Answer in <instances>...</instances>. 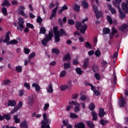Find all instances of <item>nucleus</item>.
Instances as JSON below:
<instances>
[{"label": "nucleus", "mask_w": 128, "mask_h": 128, "mask_svg": "<svg viewBox=\"0 0 128 128\" xmlns=\"http://www.w3.org/2000/svg\"><path fill=\"white\" fill-rule=\"evenodd\" d=\"M92 8L94 12L95 13V16L97 20H98L100 18H102V12L98 10V8L96 5L92 4Z\"/></svg>", "instance_id": "1"}, {"label": "nucleus", "mask_w": 128, "mask_h": 128, "mask_svg": "<svg viewBox=\"0 0 128 128\" xmlns=\"http://www.w3.org/2000/svg\"><path fill=\"white\" fill-rule=\"evenodd\" d=\"M24 19L22 18H19L18 24L20 27H17L18 30H20V32H22V30L24 28Z\"/></svg>", "instance_id": "2"}, {"label": "nucleus", "mask_w": 128, "mask_h": 128, "mask_svg": "<svg viewBox=\"0 0 128 128\" xmlns=\"http://www.w3.org/2000/svg\"><path fill=\"white\" fill-rule=\"evenodd\" d=\"M27 102L28 106H32L34 102V97L32 95L29 96L27 99Z\"/></svg>", "instance_id": "3"}, {"label": "nucleus", "mask_w": 128, "mask_h": 128, "mask_svg": "<svg viewBox=\"0 0 128 128\" xmlns=\"http://www.w3.org/2000/svg\"><path fill=\"white\" fill-rule=\"evenodd\" d=\"M54 38V32H52L50 31L48 34L45 35V38L48 42L52 40Z\"/></svg>", "instance_id": "4"}, {"label": "nucleus", "mask_w": 128, "mask_h": 128, "mask_svg": "<svg viewBox=\"0 0 128 128\" xmlns=\"http://www.w3.org/2000/svg\"><path fill=\"white\" fill-rule=\"evenodd\" d=\"M106 112H104V109L102 108H99V112L98 114V116L99 118H102L104 116H106Z\"/></svg>", "instance_id": "5"}, {"label": "nucleus", "mask_w": 128, "mask_h": 128, "mask_svg": "<svg viewBox=\"0 0 128 128\" xmlns=\"http://www.w3.org/2000/svg\"><path fill=\"white\" fill-rule=\"evenodd\" d=\"M118 12H120V20H124V18H126V14L122 12V8H120V5L118 6Z\"/></svg>", "instance_id": "6"}, {"label": "nucleus", "mask_w": 128, "mask_h": 128, "mask_svg": "<svg viewBox=\"0 0 128 128\" xmlns=\"http://www.w3.org/2000/svg\"><path fill=\"white\" fill-rule=\"evenodd\" d=\"M107 6L112 14H116V10L112 7V4H108Z\"/></svg>", "instance_id": "7"}, {"label": "nucleus", "mask_w": 128, "mask_h": 128, "mask_svg": "<svg viewBox=\"0 0 128 128\" xmlns=\"http://www.w3.org/2000/svg\"><path fill=\"white\" fill-rule=\"evenodd\" d=\"M16 106V100H8V106Z\"/></svg>", "instance_id": "8"}, {"label": "nucleus", "mask_w": 128, "mask_h": 128, "mask_svg": "<svg viewBox=\"0 0 128 128\" xmlns=\"http://www.w3.org/2000/svg\"><path fill=\"white\" fill-rule=\"evenodd\" d=\"M122 8L123 12H128V3L122 2Z\"/></svg>", "instance_id": "9"}, {"label": "nucleus", "mask_w": 128, "mask_h": 128, "mask_svg": "<svg viewBox=\"0 0 128 128\" xmlns=\"http://www.w3.org/2000/svg\"><path fill=\"white\" fill-rule=\"evenodd\" d=\"M60 33L54 34V42H58L60 40Z\"/></svg>", "instance_id": "10"}, {"label": "nucleus", "mask_w": 128, "mask_h": 128, "mask_svg": "<svg viewBox=\"0 0 128 128\" xmlns=\"http://www.w3.org/2000/svg\"><path fill=\"white\" fill-rule=\"evenodd\" d=\"M72 10H75V12H78L80 11V6L76 4H74V6H72Z\"/></svg>", "instance_id": "11"}, {"label": "nucleus", "mask_w": 128, "mask_h": 128, "mask_svg": "<svg viewBox=\"0 0 128 128\" xmlns=\"http://www.w3.org/2000/svg\"><path fill=\"white\" fill-rule=\"evenodd\" d=\"M76 128H86V125L84 122H80L75 124Z\"/></svg>", "instance_id": "12"}, {"label": "nucleus", "mask_w": 128, "mask_h": 128, "mask_svg": "<svg viewBox=\"0 0 128 128\" xmlns=\"http://www.w3.org/2000/svg\"><path fill=\"white\" fill-rule=\"evenodd\" d=\"M62 60L64 62V60L65 61L69 60V62L71 60L72 58H70V53H67L64 56V58H62Z\"/></svg>", "instance_id": "13"}, {"label": "nucleus", "mask_w": 128, "mask_h": 128, "mask_svg": "<svg viewBox=\"0 0 128 128\" xmlns=\"http://www.w3.org/2000/svg\"><path fill=\"white\" fill-rule=\"evenodd\" d=\"M32 86L35 88L36 92H40V86L36 83H33Z\"/></svg>", "instance_id": "14"}, {"label": "nucleus", "mask_w": 128, "mask_h": 128, "mask_svg": "<svg viewBox=\"0 0 128 128\" xmlns=\"http://www.w3.org/2000/svg\"><path fill=\"white\" fill-rule=\"evenodd\" d=\"M3 116L4 118V120H6L8 122L10 120H12V115L10 114H3Z\"/></svg>", "instance_id": "15"}, {"label": "nucleus", "mask_w": 128, "mask_h": 128, "mask_svg": "<svg viewBox=\"0 0 128 128\" xmlns=\"http://www.w3.org/2000/svg\"><path fill=\"white\" fill-rule=\"evenodd\" d=\"M100 124L101 126H105L107 124H108L110 122H108V120H104V119H100Z\"/></svg>", "instance_id": "16"}, {"label": "nucleus", "mask_w": 128, "mask_h": 128, "mask_svg": "<svg viewBox=\"0 0 128 128\" xmlns=\"http://www.w3.org/2000/svg\"><path fill=\"white\" fill-rule=\"evenodd\" d=\"M20 128H28V122L26 120L23 121L20 124Z\"/></svg>", "instance_id": "17"}, {"label": "nucleus", "mask_w": 128, "mask_h": 128, "mask_svg": "<svg viewBox=\"0 0 128 128\" xmlns=\"http://www.w3.org/2000/svg\"><path fill=\"white\" fill-rule=\"evenodd\" d=\"M88 29V26L86 24L84 25L80 30L81 34H86V31Z\"/></svg>", "instance_id": "18"}, {"label": "nucleus", "mask_w": 128, "mask_h": 128, "mask_svg": "<svg viewBox=\"0 0 128 128\" xmlns=\"http://www.w3.org/2000/svg\"><path fill=\"white\" fill-rule=\"evenodd\" d=\"M88 60L90 59L88 58H86L84 62L83 67L84 68H86L88 66Z\"/></svg>", "instance_id": "19"}, {"label": "nucleus", "mask_w": 128, "mask_h": 128, "mask_svg": "<svg viewBox=\"0 0 128 128\" xmlns=\"http://www.w3.org/2000/svg\"><path fill=\"white\" fill-rule=\"evenodd\" d=\"M126 105V100L122 98L121 100L119 102V106L120 108H124Z\"/></svg>", "instance_id": "20"}, {"label": "nucleus", "mask_w": 128, "mask_h": 128, "mask_svg": "<svg viewBox=\"0 0 128 128\" xmlns=\"http://www.w3.org/2000/svg\"><path fill=\"white\" fill-rule=\"evenodd\" d=\"M1 6H7V8H8V6H10V4L8 0H4L3 3Z\"/></svg>", "instance_id": "21"}, {"label": "nucleus", "mask_w": 128, "mask_h": 128, "mask_svg": "<svg viewBox=\"0 0 128 128\" xmlns=\"http://www.w3.org/2000/svg\"><path fill=\"white\" fill-rule=\"evenodd\" d=\"M82 6L84 8H88V3L86 2V0H84L82 2Z\"/></svg>", "instance_id": "22"}, {"label": "nucleus", "mask_w": 128, "mask_h": 128, "mask_svg": "<svg viewBox=\"0 0 128 128\" xmlns=\"http://www.w3.org/2000/svg\"><path fill=\"white\" fill-rule=\"evenodd\" d=\"M91 114L92 116V120H98V114L95 111H92Z\"/></svg>", "instance_id": "23"}, {"label": "nucleus", "mask_w": 128, "mask_h": 128, "mask_svg": "<svg viewBox=\"0 0 128 128\" xmlns=\"http://www.w3.org/2000/svg\"><path fill=\"white\" fill-rule=\"evenodd\" d=\"M60 90L64 92L68 88V86L66 84L61 85L60 88Z\"/></svg>", "instance_id": "24"}, {"label": "nucleus", "mask_w": 128, "mask_h": 128, "mask_svg": "<svg viewBox=\"0 0 128 128\" xmlns=\"http://www.w3.org/2000/svg\"><path fill=\"white\" fill-rule=\"evenodd\" d=\"M82 22H80L78 21L76 22L75 27L76 28V30H79L80 28H82Z\"/></svg>", "instance_id": "25"}, {"label": "nucleus", "mask_w": 128, "mask_h": 128, "mask_svg": "<svg viewBox=\"0 0 128 128\" xmlns=\"http://www.w3.org/2000/svg\"><path fill=\"white\" fill-rule=\"evenodd\" d=\"M92 68L93 70V72H98V66L96 64H94L92 65Z\"/></svg>", "instance_id": "26"}, {"label": "nucleus", "mask_w": 128, "mask_h": 128, "mask_svg": "<svg viewBox=\"0 0 128 128\" xmlns=\"http://www.w3.org/2000/svg\"><path fill=\"white\" fill-rule=\"evenodd\" d=\"M48 89H47V92L48 94H52V92H54V89H52V84H50L48 86Z\"/></svg>", "instance_id": "27"}, {"label": "nucleus", "mask_w": 128, "mask_h": 128, "mask_svg": "<svg viewBox=\"0 0 128 128\" xmlns=\"http://www.w3.org/2000/svg\"><path fill=\"white\" fill-rule=\"evenodd\" d=\"M128 28V25L127 24H124L122 26L120 27L119 30H121V32H124V30H126Z\"/></svg>", "instance_id": "28"}, {"label": "nucleus", "mask_w": 128, "mask_h": 128, "mask_svg": "<svg viewBox=\"0 0 128 128\" xmlns=\"http://www.w3.org/2000/svg\"><path fill=\"white\" fill-rule=\"evenodd\" d=\"M86 124L90 128H94V122H92V121H87Z\"/></svg>", "instance_id": "29"}, {"label": "nucleus", "mask_w": 128, "mask_h": 128, "mask_svg": "<svg viewBox=\"0 0 128 128\" xmlns=\"http://www.w3.org/2000/svg\"><path fill=\"white\" fill-rule=\"evenodd\" d=\"M76 72L77 74H79V76L82 74V72H84V71H82V68H76Z\"/></svg>", "instance_id": "30"}, {"label": "nucleus", "mask_w": 128, "mask_h": 128, "mask_svg": "<svg viewBox=\"0 0 128 128\" xmlns=\"http://www.w3.org/2000/svg\"><path fill=\"white\" fill-rule=\"evenodd\" d=\"M110 32V28H105L103 29V34H108Z\"/></svg>", "instance_id": "31"}, {"label": "nucleus", "mask_w": 128, "mask_h": 128, "mask_svg": "<svg viewBox=\"0 0 128 128\" xmlns=\"http://www.w3.org/2000/svg\"><path fill=\"white\" fill-rule=\"evenodd\" d=\"M53 31H54V34H60V30H58V27L57 26H56L53 28Z\"/></svg>", "instance_id": "32"}, {"label": "nucleus", "mask_w": 128, "mask_h": 128, "mask_svg": "<svg viewBox=\"0 0 128 128\" xmlns=\"http://www.w3.org/2000/svg\"><path fill=\"white\" fill-rule=\"evenodd\" d=\"M1 12H2L4 16H6L8 14V9L6 7H3L1 10Z\"/></svg>", "instance_id": "33"}, {"label": "nucleus", "mask_w": 128, "mask_h": 128, "mask_svg": "<svg viewBox=\"0 0 128 128\" xmlns=\"http://www.w3.org/2000/svg\"><path fill=\"white\" fill-rule=\"evenodd\" d=\"M18 44V41L16 40H12L7 43V44Z\"/></svg>", "instance_id": "34"}, {"label": "nucleus", "mask_w": 128, "mask_h": 128, "mask_svg": "<svg viewBox=\"0 0 128 128\" xmlns=\"http://www.w3.org/2000/svg\"><path fill=\"white\" fill-rule=\"evenodd\" d=\"M64 70H68V68H70V63H64Z\"/></svg>", "instance_id": "35"}, {"label": "nucleus", "mask_w": 128, "mask_h": 128, "mask_svg": "<svg viewBox=\"0 0 128 128\" xmlns=\"http://www.w3.org/2000/svg\"><path fill=\"white\" fill-rule=\"evenodd\" d=\"M66 76V70H62L61 71L60 76V78H64Z\"/></svg>", "instance_id": "36"}, {"label": "nucleus", "mask_w": 128, "mask_h": 128, "mask_svg": "<svg viewBox=\"0 0 128 128\" xmlns=\"http://www.w3.org/2000/svg\"><path fill=\"white\" fill-rule=\"evenodd\" d=\"M46 28H44V27H42L40 28V34H46Z\"/></svg>", "instance_id": "37"}, {"label": "nucleus", "mask_w": 128, "mask_h": 128, "mask_svg": "<svg viewBox=\"0 0 128 128\" xmlns=\"http://www.w3.org/2000/svg\"><path fill=\"white\" fill-rule=\"evenodd\" d=\"M60 34L61 36H68V34H66V30H64V28L60 29Z\"/></svg>", "instance_id": "38"}, {"label": "nucleus", "mask_w": 128, "mask_h": 128, "mask_svg": "<svg viewBox=\"0 0 128 128\" xmlns=\"http://www.w3.org/2000/svg\"><path fill=\"white\" fill-rule=\"evenodd\" d=\"M14 120L15 124H20V119L18 118V115L14 116Z\"/></svg>", "instance_id": "39"}, {"label": "nucleus", "mask_w": 128, "mask_h": 128, "mask_svg": "<svg viewBox=\"0 0 128 128\" xmlns=\"http://www.w3.org/2000/svg\"><path fill=\"white\" fill-rule=\"evenodd\" d=\"M70 118H72V119L78 118V116L76 114L74 113H70Z\"/></svg>", "instance_id": "40"}, {"label": "nucleus", "mask_w": 128, "mask_h": 128, "mask_svg": "<svg viewBox=\"0 0 128 128\" xmlns=\"http://www.w3.org/2000/svg\"><path fill=\"white\" fill-rule=\"evenodd\" d=\"M88 108L90 109V110L94 112V108H96V106H94V103H92L89 105Z\"/></svg>", "instance_id": "41"}, {"label": "nucleus", "mask_w": 128, "mask_h": 128, "mask_svg": "<svg viewBox=\"0 0 128 128\" xmlns=\"http://www.w3.org/2000/svg\"><path fill=\"white\" fill-rule=\"evenodd\" d=\"M58 10V7L55 8L52 10V14H51L52 16H56V12Z\"/></svg>", "instance_id": "42"}, {"label": "nucleus", "mask_w": 128, "mask_h": 128, "mask_svg": "<svg viewBox=\"0 0 128 128\" xmlns=\"http://www.w3.org/2000/svg\"><path fill=\"white\" fill-rule=\"evenodd\" d=\"M68 104L70 106H76L78 104H80V103H78L77 102H74V100L69 102Z\"/></svg>", "instance_id": "43"}, {"label": "nucleus", "mask_w": 128, "mask_h": 128, "mask_svg": "<svg viewBox=\"0 0 128 128\" xmlns=\"http://www.w3.org/2000/svg\"><path fill=\"white\" fill-rule=\"evenodd\" d=\"M52 52L53 54H60V50L56 48H54L52 50Z\"/></svg>", "instance_id": "44"}, {"label": "nucleus", "mask_w": 128, "mask_h": 128, "mask_svg": "<svg viewBox=\"0 0 128 128\" xmlns=\"http://www.w3.org/2000/svg\"><path fill=\"white\" fill-rule=\"evenodd\" d=\"M16 70L18 72H22V68L20 66H16Z\"/></svg>", "instance_id": "45"}, {"label": "nucleus", "mask_w": 128, "mask_h": 128, "mask_svg": "<svg viewBox=\"0 0 128 128\" xmlns=\"http://www.w3.org/2000/svg\"><path fill=\"white\" fill-rule=\"evenodd\" d=\"M80 104H78V105L74 108L75 112H80Z\"/></svg>", "instance_id": "46"}, {"label": "nucleus", "mask_w": 128, "mask_h": 128, "mask_svg": "<svg viewBox=\"0 0 128 128\" xmlns=\"http://www.w3.org/2000/svg\"><path fill=\"white\" fill-rule=\"evenodd\" d=\"M41 42L44 46H46L48 42V41L46 40V38H44V39L42 40L41 41Z\"/></svg>", "instance_id": "47"}, {"label": "nucleus", "mask_w": 128, "mask_h": 128, "mask_svg": "<svg viewBox=\"0 0 128 128\" xmlns=\"http://www.w3.org/2000/svg\"><path fill=\"white\" fill-rule=\"evenodd\" d=\"M94 76L97 80H100V75L98 73H95Z\"/></svg>", "instance_id": "48"}, {"label": "nucleus", "mask_w": 128, "mask_h": 128, "mask_svg": "<svg viewBox=\"0 0 128 128\" xmlns=\"http://www.w3.org/2000/svg\"><path fill=\"white\" fill-rule=\"evenodd\" d=\"M94 54L97 58H98L102 54V52L100 50H98L95 52Z\"/></svg>", "instance_id": "49"}, {"label": "nucleus", "mask_w": 128, "mask_h": 128, "mask_svg": "<svg viewBox=\"0 0 128 128\" xmlns=\"http://www.w3.org/2000/svg\"><path fill=\"white\" fill-rule=\"evenodd\" d=\"M107 20L110 24H112V18L110 16H107Z\"/></svg>", "instance_id": "50"}, {"label": "nucleus", "mask_w": 128, "mask_h": 128, "mask_svg": "<svg viewBox=\"0 0 128 128\" xmlns=\"http://www.w3.org/2000/svg\"><path fill=\"white\" fill-rule=\"evenodd\" d=\"M49 108H50V104L48 103L45 104L44 108V111L46 112V110H48Z\"/></svg>", "instance_id": "51"}, {"label": "nucleus", "mask_w": 128, "mask_h": 128, "mask_svg": "<svg viewBox=\"0 0 128 128\" xmlns=\"http://www.w3.org/2000/svg\"><path fill=\"white\" fill-rule=\"evenodd\" d=\"M85 47L86 48L90 49L92 48V44H90L88 42L85 43Z\"/></svg>", "instance_id": "52"}, {"label": "nucleus", "mask_w": 128, "mask_h": 128, "mask_svg": "<svg viewBox=\"0 0 128 128\" xmlns=\"http://www.w3.org/2000/svg\"><path fill=\"white\" fill-rule=\"evenodd\" d=\"M68 22L70 26H74V21L72 19L68 20Z\"/></svg>", "instance_id": "53"}, {"label": "nucleus", "mask_w": 128, "mask_h": 128, "mask_svg": "<svg viewBox=\"0 0 128 128\" xmlns=\"http://www.w3.org/2000/svg\"><path fill=\"white\" fill-rule=\"evenodd\" d=\"M18 108H22V102L20 101L18 102V105L16 106Z\"/></svg>", "instance_id": "54"}, {"label": "nucleus", "mask_w": 128, "mask_h": 128, "mask_svg": "<svg viewBox=\"0 0 128 128\" xmlns=\"http://www.w3.org/2000/svg\"><path fill=\"white\" fill-rule=\"evenodd\" d=\"M24 52L26 54H28L30 50L28 48H24Z\"/></svg>", "instance_id": "55"}, {"label": "nucleus", "mask_w": 128, "mask_h": 128, "mask_svg": "<svg viewBox=\"0 0 128 128\" xmlns=\"http://www.w3.org/2000/svg\"><path fill=\"white\" fill-rule=\"evenodd\" d=\"M26 26L27 27L29 28H31L32 30H34V25L30 23H27Z\"/></svg>", "instance_id": "56"}, {"label": "nucleus", "mask_w": 128, "mask_h": 128, "mask_svg": "<svg viewBox=\"0 0 128 128\" xmlns=\"http://www.w3.org/2000/svg\"><path fill=\"white\" fill-rule=\"evenodd\" d=\"M42 18L40 16H38L36 19V22H38V24H42Z\"/></svg>", "instance_id": "57"}, {"label": "nucleus", "mask_w": 128, "mask_h": 128, "mask_svg": "<svg viewBox=\"0 0 128 128\" xmlns=\"http://www.w3.org/2000/svg\"><path fill=\"white\" fill-rule=\"evenodd\" d=\"M118 32V30H116L114 28H112V32L111 34H112V36H114L115 34H116Z\"/></svg>", "instance_id": "58"}, {"label": "nucleus", "mask_w": 128, "mask_h": 128, "mask_svg": "<svg viewBox=\"0 0 128 128\" xmlns=\"http://www.w3.org/2000/svg\"><path fill=\"white\" fill-rule=\"evenodd\" d=\"M80 100H82V102H84L86 100V95H82L80 97Z\"/></svg>", "instance_id": "59"}, {"label": "nucleus", "mask_w": 128, "mask_h": 128, "mask_svg": "<svg viewBox=\"0 0 128 128\" xmlns=\"http://www.w3.org/2000/svg\"><path fill=\"white\" fill-rule=\"evenodd\" d=\"M10 84V80L8 79L4 80V86H8V84Z\"/></svg>", "instance_id": "60"}, {"label": "nucleus", "mask_w": 128, "mask_h": 128, "mask_svg": "<svg viewBox=\"0 0 128 128\" xmlns=\"http://www.w3.org/2000/svg\"><path fill=\"white\" fill-rule=\"evenodd\" d=\"M19 14H21V16H24L26 18H28V16L24 13V12L23 10L20 11Z\"/></svg>", "instance_id": "61"}, {"label": "nucleus", "mask_w": 128, "mask_h": 128, "mask_svg": "<svg viewBox=\"0 0 128 128\" xmlns=\"http://www.w3.org/2000/svg\"><path fill=\"white\" fill-rule=\"evenodd\" d=\"M94 92L95 96H100V91H98V90H94Z\"/></svg>", "instance_id": "62"}, {"label": "nucleus", "mask_w": 128, "mask_h": 128, "mask_svg": "<svg viewBox=\"0 0 128 128\" xmlns=\"http://www.w3.org/2000/svg\"><path fill=\"white\" fill-rule=\"evenodd\" d=\"M63 126H66L68 124V120H63Z\"/></svg>", "instance_id": "63"}, {"label": "nucleus", "mask_w": 128, "mask_h": 128, "mask_svg": "<svg viewBox=\"0 0 128 128\" xmlns=\"http://www.w3.org/2000/svg\"><path fill=\"white\" fill-rule=\"evenodd\" d=\"M10 37H8L6 36H5V38L4 40H3V42L5 43H6V42H10Z\"/></svg>", "instance_id": "64"}]
</instances>
